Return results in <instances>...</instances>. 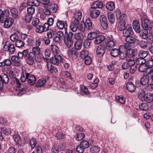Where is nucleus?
Here are the masks:
<instances>
[{"label":"nucleus","instance_id":"obj_64","mask_svg":"<svg viewBox=\"0 0 153 153\" xmlns=\"http://www.w3.org/2000/svg\"><path fill=\"white\" fill-rule=\"evenodd\" d=\"M100 150L99 148L96 146L92 147L90 149V151L92 153H98Z\"/></svg>","mask_w":153,"mask_h":153},{"label":"nucleus","instance_id":"obj_7","mask_svg":"<svg viewBox=\"0 0 153 153\" xmlns=\"http://www.w3.org/2000/svg\"><path fill=\"white\" fill-rule=\"evenodd\" d=\"M64 59L59 55L55 54L54 57L51 59V61L53 64L59 65V62H63Z\"/></svg>","mask_w":153,"mask_h":153},{"label":"nucleus","instance_id":"obj_55","mask_svg":"<svg viewBox=\"0 0 153 153\" xmlns=\"http://www.w3.org/2000/svg\"><path fill=\"white\" fill-rule=\"evenodd\" d=\"M115 99L121 103L124 104L125 102V99L123 96H116Z\"/></svg>","mask_w":153,"mask_h":153},{"label":"nucleus","instance_id":"obj_57","mask_svg":"<svg viewBox=\"0 0 153 153\" xmlns=\"http://www.w3.org/2000/svg\"><path fill=\"white\" fill-rule=\"evenodd\" d=\"M97 36V34L96 33L92 32L88 34V39L91 40L94 39H95Z\"/></svg>","mask_w":153,"mask_h":153},{"label":"nucleus","instance_id":"obj_33","mask_svg":"<svg viewBox=\"0 0 153 153\" xmlns=\"http://www.w3.org/2000/svg\"><path fill=\"white\" fill-rule=\"evenodd\" d=\"M121 48H124V47L123 46L122 47L120 46V53L119 55V56L120 59H123L126 57L127 54L126 51H123L122 52L121 51Z\"/></svg>","mask_w":153,"mask_h":153},{"label":"nucleus","instance_id":"obj_62","mask_svg":"<svg viewBox=\"0 0 153 153\" xmlns=\"http://www.w3.org/2000/svg\"><path fill=\"white\" fill-rule=\"evenodd\" d=\"M1 130L3 133L6 134H10L11 132V130L10 128L7 129L5 128H2Z\"/></svg>","mask_w":153,"mask_h":153},{"label":"nucleus","instance_id":"obj_4","mask_svg":"<svg viewBox=\"0 0 153 153\" xmlns=\"http://www.w3.org/2000/svg\"><path fill=\"white\" fill-rule=\"evenodd\" d=\"M3 48L4 51H9L11 54L14 53L15 50L14 45L10 43L8 41L6 42Z\"/></svg>","mask_w":153,"mask_h":153},{"label":"nucleus","instance_id":"obj_27","mask_svg":"<svg viewBox=\"0 0 153 153\" xmlns=\"http://www.w3.org/2000/svg\"><path fill=\"white\" fill-rule=\"evenodd\" d=\"M49 10H50L52 13L56 12L57 10L58 6L55 4H53L48 6Z\"/></svg>","mask_w":153,"mask_h":153},{"label":"nucleus","instance_id":"obj_36","mask_svg":"<svg viewBox=\"0 0 153 153\" xmlns=\"http://www.w3.org/2000/svg\"><path fill=\"white\" fill-rule=\"evenodd\" d=\"M120 51V49L119 50L116 48L112 49L111 52V56L114 57H116L119 54Z\"/></svg>","mask_w":153,"mask_h":153},{"label":"nucleus","instance_id":"obj_54","mask_svg":"<svg viewBox=\"0 0 153 153\" xmlns=\"http://www.w3.org/2000/svg\"><path fill=\"white\" fill-rule=\"evenodd\" d=\"M45 83V80L43 79H39L36 84L37 86H41L43 85Z\"/></svg>","mask_w":153,"mask_h":153},{"label":"nucleus","instance_id":"obj_14","mask_svg":"<svg viewBox=\"0 0 153 153\" xmlns=\"http://www.w3.org/2000/svg\"><path fill=\"white\" fill-rule=\"evenodd\" d=\"M14 20L11 18H6L4 22V27L5 28H9L13 25Z\"/></svg>","mask_w":153,"mask_h":153},{"label":"nucleus","instance_id":"obj_61","mask_svg":"<svg viewBox=\"0 0 153 153\" xmlns=\"http://www.w3.org/2000/svg\"><path fill=\"white\" fill-rule=\"evenodd\" d=\"M126 61L128 64L129 67L131 65H136L135 64L134 61L132 60H131L129 57H128L126 59Z\"/></svg>","mask_w":153,"mask_h":153},{"label":"nucleus","instance_id":"obj_40","mask_svg":"<svg viewBox=\"0 0 153 153\" xmlns=\"http://www.w3.org/2000/svg\"><path fill=\"white\" fill-rule=\"evenodd\" d=\"M82 43L80 41L76 42L74 44V48L76 50H80L82 47Z\"/></svg>","mask_w":153,"mask_h":153},{"label":"nucleus","instance_id":"obj_1","mask_svg":"<svg viewBox=\"0 0 153 153\" xmlns=\"http://www.w3.org/2000/svg\"><path fill=\"white\" fill-rule=\"evenodd\" d=\"M92 28V22L91 19L90 18L87 19L85 23L82 22L81 23L79 29L82 32H84L86 30H91Z\"/></svg>","mask_w":153,"mask_h":153},{"label":"nucleus","instance_id":"obj_42","mask_svg":"<svg viewBox=\"0 0 153 153\" xmlns=\"http://www.w3.org/2000/svg\"><path fill=\"white\" fill-rule=\"evenodd\" d=\"M74 15V17L75 19V20H78L79 21V20H81L82 16V14L81 12H77L75 13Z\"/></svg>","mask_w":153,"mask_h":153},{"label":"nucleus","instance_id":"obj_11","mask_svg":"<svg viewBox=\"0 0 153 153\" xmlns=\"http://www.w3.org/2000/svg\"><path fill=\"white\" fill-rule=\"evenodd\" d=\"M56 26L59 29L62 30L64 29L66 30L68 27V25L65 21L58 20L56 22Z\"/></svg>","mask_w":153,"mask_h":153},{"label":"nucleus","instance_id":"obj_19","mask_svg":"<svg viewBox=\"0 0 153 153\" xmlns=\"http://www.w3.org/2000/svg\"><path fill=\"white\" fill-rule=\"evenodd\" d=\"M27 78V82L30 85H33L36 82V78L32 74L29 73Z\"/></svg>","mask_w":153,"mask_h":153},{"label":"nucleus","instance_id":"obj_49","mask_svg":"<svg viewBox=\"0 0 153 153\" xmlns=\"http://www.w3.org/2000/svg\"><path fill=\"white\" fill-rule=\"evenodd\" d=\"M10 12L11 13L12 16L14 18H16L18 15L17 10L15 8H13L11 9Z\"/></svg>","mask_w":153,"mask_h":153},{"label":"nucleus","instance_id":"obj_25","mask_svg":"<svg viewBox=\"0 0 153 153\" xmlns=\"http://www.w3.org/2000/svg\"><path fill=\"white\" fill-rule=\"evenodd\" d=\"M105 37L103 35H99L97 36L94 41V43L96 45H98L101 43L105 39Z\"/></svg>","mask_w":153,"mask_h":153},{"label":"nucleus","instance_id":"obj_2","mask_svg":"<svg viewBox=\"0 0 153 153\" xmlns=\"http://www.w3.org/2000/svg\"><path fill=\"white\" fill-rule=\"evenodd\" d=\"M89 146L88 142L86 140H83L81 142L79 145L77 146L76 150L79 153H82L85 149L87 148Z\"/></svg>","mask_w":153,"mask_h":153},{"label":"nucleus","instance_id":"obj_23","mask_svg":"<svg viewBox=\"0 0 153 153\" xmlns=\"http://www.w3.org/2000/svg\"><path fill=\"white\" fill-rule=\"evenodd\" d=\"M149 77L148 74L147 75L143 76L140 79L141 84L143 85H145L148 84L149 82Z\"/></svg>","mask_w":153,"mask_h":153},{"label":"nucleus","instance_id":"obj_31","mask_svg":"<svg viewBox=\"0 0 153 153\" xmlns=\"http://www.w3.org/2000/svg\"><path fill=\"white\" fill-rule=\"evenodd\" d=\"M88 52L85 50H82L80 53V56L82 59L88 56Z\"/></svg>","mask_w":153,"mask_h":153},{"label":"nucleus","instance_id":"obj_58","mask_svg":"<svg viewBox=\"0 0 153 153\" xmlns=\"http://www.w3.org/2000/svg\"><path fill=\"white\" fill-rule=\"evenodd\" d=\"M91 42V40L88 38L86 39L84 42V46L85 48H88L89 47Z\"/></svg>","mask_w":153,"mask_h":153},{"label":"nucleus","instance_id":"obj_21","mask_svg":"<svg viewBox=\"0 0 153 153\" xmlns=\"http://www.w3.org/2000/svg\"><path fill=\"white\" fill-rule=\"evenodd\" d=\"M133 27L134 29L137 33H139L140 32V24L138 21L136 20L134 21L133 23Z\"/></svg>","mask_w":153,"mask_h":153},{"label":"nucleus","instance_id":"obj_44","mask_svg":"<svg viewBox=\"0 0 153 153\" xmlns=\"http://www.w3.org/2000/svg\"><path fill=\"white\" fill-rule=\"evenodd\" d=\"M139 56L140 57L144 58L148 55V52L145 51L140 50L139 53Z\"/></svg>","mask_w":153,"mask_h":153},{"label":"nucleus","instance_id":"obj_6","mask_svg":"<svg viewBox=\"0 0 153 153\" xmlns=\"http://www.w3.org/2000/svg\"><path fill=\"white\" fill-rule=\"evenodd\" d=\"M8 76L5 74L0 75V90H2L4 87V83H7L9 81Z\"/></svg>","mask_w":153,"mask_h":153},{"label":"nucleus","instance_id":"obj_26","mask_svg":"<svg viewBox=\"0 0 153 153\" xmlns=\"http://www.w3.org/2000/svg\"><path fill=\"white\" fill-rule=\"evenodd\" d=\"M11 64V61L9 59H4L2 62H0V66H10Z\"/></svg>","mask_w":153,"mask_h":153},{"label":"nucleus","instance_id":"obj_24","mask_svg":"<svg viewBox=\"0 0 153 153\" xmlns=\"http://www.w3.org/2000/svg\"><path fill=\"white\" fill-rule=\"evenodd\" d=\"M103 7V4L102 2L99 1H96L92 4L91 8L96 9L101 8Z\"/></svg>","mask_w":153,"mask_h":153},{"label":"nucleus","instance_id":"obj_39","mask_svg":"<svg viewBox=\"0 0 153 153\" xmlns=\"http://www.w3.org/2000/svg\"><path fill=\"white\" fill-rule=\"evenodd\" d=\"M114 46V43L112 40L109 41L106 45L107 49L109 50L112 49Z\"/></svg>","mask_w":153,"mask_h":153},{"label":"nucleus","instance_id":"obj_15","mask_svg":"<svg viewBox=\"0 0 153 153\" xmlns=\"http://www.w3.org/2000/svg\"><path fill=\"white\" fill-rule=\"evenodd\" d=\"M79 25V22L78 20H74L71 23L70 27L71 30L73 32L76 31Z\"/></svg>","mask_w":153,"mask_h":153},{"label":"nucleus","instance_id":"obj_51","mask_svg":"<svg viewBox=\"0 0 153 153\" xmlns=\"http://www.w3.org/2000/svg\"><path fill=\"white\" fill-rule=\"evenodd\" d=\"M146 62V60L144 58H142L140 57L137 59L136 60V63L140 65L145 64Z\"/></svg>","mask_w":153,"mask_h":153},{"label":"nucleus","instance_id":"obj_38","mask_svg":"<svg viewBox=\"0 0 153 153\" xmlns=\"http://www.w3.org/2000/svg\"><path fill=\"white\" fill-rule=\"evenodd\" d=\"M51 49L52 52L56 54H58L59 53L58 48L55 45L53 44L51 45Z\"/></svg>","mask_w":153,"mask_h":153},{"label":"nucleus","instance_id":"obj_46","mask_svg":"<svg viewBox=\"0 0 153 153\" xmlns=\"http://www.w3.org/2000/svg\"><path fill=\"white\" fill-rule=\"evenodd\" d=\"M139 108L142 110L146 111L148 109L149 106L146 103H142L139 105Z\"/></svg>","mask_w":153,"mask_h":153},{"label":"nucleus","instance_id":"obj_32","mask_svg":"<svg viewBox=\"0 0 153 153\" xmlns=\"http://www.w3.org/2000/svg\"><path fill=\"white\" fill-rule=\"evenodd\" d=\"M106 7L109 10H113L115 8L114 3L112 2H108L106 4Z\"/></svg>","mask_w":153,"mask_h":153},{"label":"nucleus","instance_id":"obj_3","mask_svg":"<svg viewBox=\"0 0 153 153\" xmlns=\"http://www.w3.org/2000/svg\"><path fill=\"white\" fill-rule=\"evenodd\" d=\"M73 33L70 32L64 38L65 43L66 46L68 48H71L73 44Z\"/></svg>","mask_w":153,"mask_h":153},{"label":"nucleus","instance_id":"obj_13","mask_svg":"<svg viewBox=\"0 0 153 153\" xmlns=\"http://www.w3.org/2000/svg\"><path fill=\"white\" fill-rule=\"evenodd\" d=\"M141 25L144 29L148 30L151 28L152 24L148 19H145L142 21Z\"/></svg>","mask_w":153,"mask_h":153},{"label":"nucleus","instance_id":"obj_37","mask_svg":"<svg viewBox=\"0 0 153 153\" xmlns=\"http://www.w3.org/2000/svg\"><path fill=\"white\" fill-rule=\"evenodd\" d=\"M148 68L145 63L140 65L138 68V70L141 72H145Z\"/></svg>","mask_w":153,"mask_h":153},{"label":"nucleus","instance_id":"obj_50","mask_svg":"<svg viewBox=\"0 0 153 153\" xmlns=\"http://www.w3.org/2000/svg\"><path fill=\"white\" fill-rule=\"evenodd\" d=\"M33 53L37 55H40L41 53L40 48L39 47H35L33 48Z\"/></svg>","mask_w":153,"mask_h":153},{"label":"nucleus","instance_id":"obj_22","mask_svg":"<svg viewBox=\"0 0 153 153\" xmlns=\"http://www.w3.org/2000/svg\"><path fill=\"white\" fill-rule=\"evenodd\" d=\"M47 68L48 71L50 73H56L58 72V70L57 68L53 66L52 65H50L49 64L47 63Z\"/></svg>","mask_w":153,"mask_h":153},{"label":"nucleus","instance_id":"obj_43","mask_svg":"<svg viewBox=\"0 0 153 153\" xmlns=\"http://www.w3.org/2000/svg\"><path fill=\"white\" fill-rule=\"evenodd\" d=\"M141 93H139L138 95V97L140 100L142 101H145V97L146 95H145L144 91L143 90H142Z\"/></svg>","mask_w":153,"mask_h":153},{"label":"nucleus","instance_id":"obj_59","mask_svg":"<svg viewBox=\"0 0 153 153\" xmlns=\"http://www.w3.org/2000/svg\"><path fill=\"white\" fill-rule=\"evenodd\" d=\"M140 46L141 48H145L147 46V42L143 40H141L139 42V43Z\"/></svg>","mask_w":153,"mask_h":153},{"label":"nucleus","instance_id":"obj_53","mask_svg":"<svg viewBox=\"0 0 153 153\" xmlns=\"http://www.w3.org/2000/svg\"><path fill=\"white\" fill-rule=\"evenodd\" d=\"M74 37L77 40H80L83 38V35L82 33H76L74 34Z\"/></svg>","mask_w":153,"mask_h":153},{"label":"nucleus","instance_id":"obj_10","mask_svg":"<svg viewBox=\"0 0 153 153\" xmlns=\"http://www.w3.org/2000/svg\"><path fill=\"white\" fill-rule=\"evenodd\" d=\"M100 23L101 26L104 30H106L108 27L107 19L104 15L101 16L100 17Z\"/></svg>","mask_w":153,"mask_h":153},{"label":"nucleus","instance_id":"obj_16","mask_svg":"<svg viewBox=\"0 0 153 153\" xmlns=\"http://www.w3.org/2000/svg\"><path fill=\"white\" fill-rule=\"evenodd\" d=\"M105 48L103 45H100L97 49V54L99 56H102L105 52Z\"/></svg>","mask_w":153,"mask_h":153},{"label":"nucleus","instance_id":"obj_63","mask_svg":"<svg viewBox=\"0 0 153 153\" xmlns=\"http://www.w3.org/2000/svg\"><path fill=\"white\" fill-rule=\"evenodd\" d=\"M19 36L16 33L13 34L10 36V39L13 42L16 41V40H18Z\"/></svg>","mask_w":153,"mask_h":153},{"label":"nucleus","instance_id":"obj_60","mask_svg":"<svg viewBox=\"0 0 153 153\" xmlns=\"http://www.w3.org/2000/svg\"><path fill=\"white\" fill-rule=\"evenodd\" d=\"M114 13L116 15L117 19H119L122 18V15H121V13L120 10L118 9H117L115 11Z\"/></svg>","mask_w":153,"mask_h":153},{"label":"nucleus","instance_id":"obj_28","mask_svg":"<svg viewBox=\"0 0 153 153\" xmlns=\"http://www.w3.org/2000/svg\"><path fill=\"white\" fill-rule=\"evenodd\" d=\"M148 30L144 29L142 30L140 35L142 39H146L148 38Z\"/></svg>","mask_w":153,"mask_h":153},{"label":"nucleus","instance_id":"obj_52","mask_svg":"<svg viewBox=\"0 0 153 153\" xmlns=\"http://www.w3.org/2000/svg\"><path fill=\"white\" fill-rule=\"evenodd\" d=\"M30 145L32 148H34L36 144V141L35 139L32 138L29 141Z\"/></svg>","mask_w":153,"mask_h":153},{"label":"nucleus","instance_id":"obj_41","mask_svg":"<svg viewBox=\"0 0 153 153\" xmlns=\"http://www.w3.org/2000/svg\"><path fill=\"white\" fill-rule=\"evenodd\" d=\"M16 46L18 48L23 47L24 45V42L20 39L16 40L15 43Z\"/></svg>","mask_w":153,"mask_h":153},{"label":"nucleus","instance_id":"obj_45","mask_svg":"<svg viewBox=\"0 0 153 153\" xmlns=\"http://www.w3.org/2000/svg\"><path fill=\"white\" fill-rule=\"evenodd\" d=\"M36 31V32L40 33H42L43 32L45 31L43 27L41 25H39L37 26Z\"/></svg>","mask_w":153,"mask_h":153},{"label":"nucleus","instance_id":"obj_30","mask_svg":"<svg viewBox=\"0 0 153 153\" xmlns=\"http://www.w3.org/2000/svg\"><path fill=\"white\" fill-rule=\"evenodd\" d=\"M135 38L131 36H128L126 37V42L128 44L133 43L135 42Z\"/></svg>","mask_w":153,"mask_h":153},{"label":"nucleus","instance_id":"obj_5","mask_svg":"<svg viewBox=\"0 0 153 153\" xmlns=\"http://www.w3.org/2000/svg\"><path fill=\"white\" fill-rule=\"evenodd\" d=\"M126 17V15L125 14H123L122 16V18L120 20L119 22L117 27L118 29L120 31H122L125 28L126 24L125 19Z\"/></svg>","mask_w":153,"mask_h":153},{"label":"nucleus","instance_id":"obj_29","mask_svg":"<svg viewBox=\"0 0 153 153\" xmlns=\"http://www.w3.org/2000/svg\"><path fill=\"white\" fill-rule=\"evenodd\" d=\"M29 73H27L25 71H23L20 78V80L22 82H25L26 79H27Z\"/></svg>","mask_w":153,"mask_h":153},{"label":"nucleus","instance_id":"obj_47","mask_svg":"<svg viewBox=\"0 0 153 153\" xmlns=\"http://www.w3.org/2000/svg\"><path fill=\"white\" fill-rule=\"evenodd\" d=\"M85 134L83 133H78L76 135V139L78 141H80L83 139L85 137Z\"/></svg>","mask_w":153,"mask_h":153},{"label":"nucleus","instance_id":"obj_35","mask_svg":"<svg viewBox=\"0 0 153 153\" xmlns=\"http://www.w3.org/2000/svg\"><path fill=\"white\" fill-rule=\"evenodd\" d=\"M108 17L109 22L112 24L115 21V18L114 14L111 12L108 13Z\"/></svg>","mask_w":153,"mask_h":153},{"label":"nucleus","instance_id":"obj_17","mask_svg":"<svg viewBox=\"0 0 153 153\" xmlns=\"http://www.w3.org/2000/svg\"><path fill=\"white\" fill-rule=\"evenodd\" d=\"M36 56L35 54L33 52H30L29 54L28 58L27 59V63L30 65H32L34 62Z\"/></svg>","mask_w":153,"mask_h":153},{"label":"nucleus","instance_id":"obj_18","mask_svg":"<svg viewBox=\"0 0 153 153\" xmlns=\"http://www.w3.org/2000/svg\"><path fill=\"white\" fill-rule=\"evenodd\" d=\"M9 13V11L7 10L3 11L0 9V21L1 23H3L4 19H5L7 16V13Z\"/></svg>","mask_w":153,"mask_h":153},{"label":"nucleus","instance_id":"obj_8","mask_svg":"<svg viewBox=\"0 0 153 153\" xmlns=\"http://www.w3.org/2000/svg\"><path fill=\"white\" fill-rule=\"evenodd\" d=\"M123 34L125 37H127L132 34V28L130 25H127L123 30Z\"/></svg>","mask_w":153,"mask_h":153},{"label":"nucleus","instance_id":"obj_34","mask_svg":"<svg viewBox=\"0 0 153 153\" xmlns=\"http://www.w3.org/2000/svg\"><path fill=\"white\" fill-rule=\"evenodd\" d=\"M145 101L148 103H150L153 101V94H149L146 95Z\"/></svg>","mask_w":153,"mask_h":153},{"label":"nucleus","instance_id":"obj_9","mask_svg":"<svg viewBox=\"0 0 153 153\" xmlns=\"http://www.w3.org/2000/svg\"><path fill=\"white\" fill-rule=\"evenodd\" d=\"M100 13V10L95 8H92L90 10V16L93 18H96L98 17Z\"/></svg>","mask_w":153,"mask_h":153},{"label":"nucleus","instance_id":"obj_12","mask_svg":"<svg viewBox=\"0 0 153 153\" xmlns=\"http://www.w3.org/2000/svg\"><path fill=\"white\" fill-rule=\"evenodd\" d=\"M68 54L71 58L75 59L78 55V52L76 49L72 48L68 51Z\"/></svg>","mask_w":153,"mask_h":153},{"label":"nucleus","instance_id":"obj_56","mask_svg":"<svg viewBox=\"0 0 153 153\" xmlns=\"http://www.w3.org/2000/svg\"><path fill=\"white\" fill-rule=\"evenodd\" d=\"M27 11L28 14L32 15L35 12V8L32 6H30L27 8Z\"/></svg>","mask_w":153,"mask_h":153},{"label":"nucleus","instance_id":"obj_20","mask_svg":"<svg viewBox=\"0 0 153 153\" xmlns=\"http://www.w3.org/2000/svg\"><path fill=\"white\" fill-rule=\"evenodd\" d=\"M126 87L127 90L130 92H134L136 89V87L131 82H128L126 85Z\"/></svg>","mask_w":153,"mask_h":153},{"label":"nucleus","instance_id":"obj_48","mask_svg":"<svg viewBox=\"0 0 153 153\" xmlns=\"http://www.w3.org/2000/svg\"><path fill=\"white\" fill-rule=\"evenodd\" d=\"M127 53L130 57H133L137 54V51L134 49H131L128 50Z\"/></svg>","mask_w":153,"mask_h":153}]
</instances>
